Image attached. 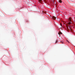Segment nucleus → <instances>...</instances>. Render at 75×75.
Wrapping results in <instances>:
<instances>
[{
    "mask_svg": "<svg viewBox=\"0 0 75 75\" xmlns=\"http://www.w3.org/2000/svg\"><path fill=\"white\" fill-rule=\"evenodd\" d=\"M69 27L70 28H69V29H70V30H71V28H71V26H69Z\"/></svg>",
    "mask_w": 75,
    "mask_h": 75,
    "instance_id": "nucleus-7",
    "label": "nucleus"
},
{
    "mask_svg": "<svg viewBox=\"0 0 75 75\" xmlns=\"http://www.w3.org/2000/svg\"><path fill=\"white\" fill-rule=\"evenodd\" d=\"M53 20H55V19H56V17L54 16H53Z\"/></svg>",
    "mask_w": 75,
    "mask_h": 75,
    "instance_id": "nucleus-2",
    "label": "nucleus"
},
{
    "mask_svg": "<svg viewBox=\"0 0 75 75\" xmlns=\"http://www.w3.org/2000/svg\"><path fill=\"white\" fill-rule=\"evenodd\" d=\"M62 34V33H61V32H59L58 33V34H59V37H60V34Z\"/></svg>",
    "mask_w": 75,
    "mask_h": 75,
    "instance_id": "nucleus-3",
    "label": "nucleus"
},
{
    "mask_svg": "<svg viewBox=\"0 0 75 75\" xmlns=\"http://www.w3.org/2000/svg\"><path fill=\"white\" fill-rule=\"evenodd\" d=\"M39 1H40V3H41V1L42 0H39Z\"/></svg>",
    "mask_w": 75,
    "mask_h": 75,
    "instance_id": "nucleus-5",
    "label": "nucleus"
},
{
    "mask_svg": "<svg viewBox=\"0 0 75 75\" xmlns=\"http://www.w3.org/2000/svg\"><path fill=\"white\" fill-rule=\"evenodd\" d=\"M62 42V43H64V42Z\"/></svg>",
    "mask_w": 75,
    "mask_h": 75,
    "instance_id": "nucleus-8",
    "label": "nucleus"
},
{
    "mask_svg": "<svg viewBox=\"0 0 75 75\" xmlns=\"http://www.w3.org/2000/svg\"><path fill=\"white\" fill-rule=\"evenodd\" d=\"M68 41V42H68V41Z\"/></svg>",
    "mask_w": 75,
    "mask_h": 75,
    "instance_id": "nucleus-10",
    "label": "nucleus"
},
{
    "mask_svg": "<svg viewBox=\"0 0 75 75\" xmlns=\"http://www.w3.org/2000/svg\"><path fill=\"white\" fill-rule=\"evenodd\" d=\"M68 21L69 22L68 23V24L70 25L72 23V18H69L68 19Z\"/></svg>",
    "mask_w": 75,
    "mask_h": 75,
    "instance_id": "nucleus-1",
    "label": "nucleus"
},
{
    "mask_svg": "<svg viewBox=\"0 0 75 75\" xmlns=\"http://www.w3.org/2000/svg\"><path fill=\"white\" fill-rule=\"evenodd\" d=\"M61 26H62V24H61Z\"/></svg>",
    "mask_w": 75,
    "mask_h": 75,
    "instance_id": "nucleus-9",
    "label": "nucleus"
},
{
    "mask_svg": "<svg viewBox=\"0 0 75 75\" xmlns=\"http://www.w3.org/2000/svg\"><path fill=\"white\" fill-rule=\"evenodd\" d=\"M59 3H62V1H61V0H59Z\"/></svg>",
    "mask_w": 75,
    "mask_h": 75,
    "instance_id": "nucleus-4",
    "label": "nucleus"
},
{
    "mask_svg": "<svg viewBox=\"0 0 75 75\" xmlns=\"http://www.w3.org/2000/svg\"><path fill=\"white\" fill-rule=\"evenodd\" d=\"M58 42V41H57V40H56V42H55V43H57V42Z\"/></svg>",
    "mask_w": 75,
    "mask_h": 75,
    "instance_id": "nucleus-6",
    "label": "nucleus"
}]
</instances>
